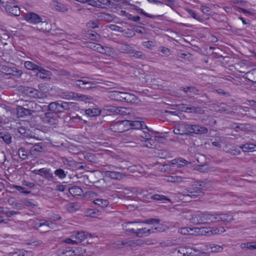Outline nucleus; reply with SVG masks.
Segmentation results:
<instances>
[{
  "mask_svg": "<svg viewBox=\"0 0 256 256\" xmlns=\"http://www.w3.org/2000/svg\"><path fill=\"white\" fill-rule=\"evenodd\" d=\"M208 130L206 128L198 125H192L186 123H180L177 124L174 130L176 134L188 135L194 136V134H203L208 132Z\"/></svg>",
  "mask_w": 256,
  "mask_h": 256,
  "instance_id": "obj_1",
  "label": "nucleus"
},
{
  "mask_svg": "<svg viewBox=\"0 0 256 256\" xmlns=\"http://www.w3.org/2000/svg\"><path fill=\"white\" fill-rule=\"evenodd\" d=\"M110 96L118 101H124L127 102H135L136 100V96L128 92L114 91L112 92Z\"/></svg>",
  "mask_w": 256,
  "mask_h": 256,
  "instance_id": "obj_2",
  "label": "nucleus"
},
{
  "mask_svg": "<svg viewBox=\"0 0 256 256\" xmlns=\"http://www.w3.org/2000/svg\"><path fill=\"white\" fill-rule=\"evenodd\" d=\"M87 46L96 51L100 54H105L107 56H112L114 54V50L112 48L102 46V45L94 42H90L88 43Z\"/></svg>",
  "mask_w": 256,
  "mask_h": 256,
  "instance_id": "obj_3",
  "label": "nucleus"
},
{
  "mask_svg": "<svg viewBox=\"0 0 256 256\" xmlns=\"http://www.w3.org/2000/svg\"><path fill=\"white\" fill-rule=\"evenodd\" d=\"M2 4L7 12L14 16H20V9L16 4L14 0L4 1Z\"/></svg>",
  "mask_w": 256,
  "mask_h": 256,
  "instance_id": "obj_4",
  "label": "nucleus"
},
{
  "mask_svg": "<svg viewBox=\"0 0 256 256\" xmlns=\"http://www.w3.org/2000/svg\"><path fill=\"white\" fill-rule=\"evenodd\" d=\"M58 113H44L42 114L40 118L44 124H54L58 122Z\"/></svg>",
  "mask_w": 256,
  "mask_h": 256,
  "instance_id": "obj_5",
  "label": "nucleus"
},
{
  "mask_svg": "<svg viewBox=\"0 0 256 256\" xmlns=\"http://www.w3.org/2000/svg\"><path fill=\"white\" fill-rule=\"evenodd\" d=\"M20 90L24 94L34 98H38L41 96V93L38 90L30 87L22 86Z\"/></svg>",
  "mask_w": 256,
  "mask_h": 256,
  "instance_id": "obj_6",
  "label": "nucleus"
},
{
  "mask_svg": "<svg viewBox=\"0 0 256 256\" xmlns=\"http://www.w3.org/2000/svg\"><path fill=\"white\" fill-rule=\"evenodd\" d=\"M44 152V147L42 143H38L34 144L29 150V153L34 158H36Z\"/></svg>",
  "mask_w": 256,
  "mask_h": 256,
  "instance_id": "obj_7",
  "label": "nucleus"
},
{
  "mask_svg": "<svg viewBox=\"0 0 256 256\" xmlns=\"http://www.w3.org/2000/svg\"><path fill=\"white\" fill-rule=\"evenodd\" d=\"M24 20L30 23L36 24L40 22L42 18L36 14L28 12L25 16Z\"/></svg>",
  "mask_w": 256,
  "mask_h": 256,
  "instance_id": "obj_8",
  "label": "nucleus"
},
{
  "mask_svg": "<svg viewBox=\"0 0 256 256\" xmlns=\"http://www.w3.org/2000/svg\"><path fill=\"white\" fill-rule=\"evenodd\" d=\"M102 174L106 177L114 180H120L124 177L123 174L112 170H105L102 172Z\"/></svg>",
  "mask_w": 256,
  "mask_h": 256,
  "instance_id": "obj_9",
  "label": "nucleus"
},
{
  "mask_svg": "<svg viewBox=\"0 0 256 256\" xmlns=\"http://www.w3.org/2000/svg\"><path fill=\"white\" fill-rule=\"evenodd\" d=\"M95 110L98 112H102V110L106 111L108 112H124V110H126L125 108L116 107L112 106H105L102 110L100 108H94Z\"/></svg>",
  "mask_w": 256,
  "mask_h": 256,
  "instance_id": "obj_10",
  "label": "nucleus"
},
{
  "mask_svg": "<svg viewBox=\"0 0 256 256\" xmlns=\"http://www.w3.org/2000/svg\"><path fill=\"white\" fill-rule=\"evenodd\" d=\"M36 70L38 72L36 76L37 77L44 80H48L50 78L51 72L50 71L46 70L41 67L38 66V68Z\"/></svg>",
  "mask_w": 256,
  "mask_h": 256,
  "instance_id": "obj_11",
  "label": "nucleus"
},
{
  "mask_svg": "<svg viewBox=\"0 0 256 256\" xmlns=\"http://www.w3.org/2000/svg\"><path fill=\"white\" fill-rule=\"evenodd\" d=\"M204 220V213H200L193 215L190 221L194 224H205Z\"/></svg>",
  "mask_w": 256,
  "mask_h": 256,
  "instance_id": "obj_12",
  "label": "nucleus"
},
{
  "mask_svg": "<svg viewBox=\"0 0 256 256\" xmlns=\"http://www.w3.org/2000/svg\"><path fill=\"white\" fill-rule=\"evenodd\" d=\"M130 128L132 129H148L144 122L140 120H131Z\"/></svg>",
  "mask_w": 256,
  "mask_h": 256,
  "instance_id": "obj_13",
  "label": "nucleus"
},
{
  "mask_svg": "<svg viewBox=\"0 0 256 256\" xmlns=\"http://www.w3.org/2000/svg\"><path fill=\"white\" fill-rule=\"evenodd\" d=\"M38 171L42 173V174H41V176L47 179L48 180L53 181L54 180V176L52 173L51 172L50 169L42 168L38 170Z\"/></svg>",
  "mask_w": 256,
  "mask_h": 256,
  "instance_id": "obj_14",
  "label": "nucleus"
},
{
  "mask_svg": "<svg viewBox=\"0 0 256 256\" xmlns=\"http://www.w3.org/2000/svg\"><path fill=\"white\" fill-rule=\"evenodd\" d=\"M240 148L244 152H256V144L252 143H246L240 146Z\"/></svg>",
  "mask_w": 256,
  "mask_h": 256,
  "instance_id": "obj_15",
  "label": "nucleus"
},
{
  "mask_svg": "<svg viewBox=\"0 0 256 256\" xmlns=\"http://www.w3.org/2000/svg\"><path fill=\"white\" fill-rule=\"evenodd\" d=\"M76 85L80 88L88 89L94 86V84L92 82H86L82 80H78Z\"/></svg>",
  "mask_w": 256,
  "mask_h": 256,
  "instance_id": "obj_16",
  "label": "nucleus"
},
{
  "mask_svg": "<svg viewBox=\"0 0 256 256\" xmlns=\"http://www.w3.org/2000/svg\"><path fill=\"white\" fill-rule=\"evenodd\" d=\"M18 132L20 134L21 136L24 138H34V132L30 131V130L26 129L24 128H19L18 130Z\"/></svg>",
  "mask_w": 256,
  "mask_h": 256,
  "instance_id": "obj_17",
  "label": "nucleus"
},
{
  "mask_svg": "<svg viewBox=\"0 0 256 256\" xmlns=\"http://www.w3.org/2000/svg\"><path fill=\"white\" fill-rule=\"evenodd\" d=\"M204 223L215 222H217L218 214L204 213Z\"/></svg>",
  "mask_w": 256,
  "mask_h": 256,
  "instance_id": "obj_18",
  "label": "nucleus"
},
{
  "mask_svg": "<svg viewBox=\"0 0 256 256\" xmlns=\"http://www.w3.org/2000/svg\"><path fill=\"white\" fill-rule=\"evenodd\" d=\"M126 230L131 233L136 234L138 237L142 238L144 236H147L146 228H139L136 231L133 228H130L128 230Z\"/></svg>",
  "mask_w": 256,
  "mask_h": 256,
  "instance_id": "obj_19",
  "label": "nucleus"
},
{
  "mask_svg": "<svg viewBox=\"0 0 256 256\" xmlns=\"http://www.w3.org/2000/svg\"><path fill=\"white\" fill-rule=\"evenodd\" d=\"M39 30L44 32H48L52 30L51 24L47 21L40 22Z\"/></svg>",
  "mask_w": 256,
  "mask_h": 256,
  "instance_id": "obj_20",
  "label": "nucleus"
},
{
  "mask_svg": "<svg viewBox=\"0 0 256 256\" xmlns=\"http://www.w3.org/2000/svg\"><path fill=\"white\" fill-rule=\"evenodd\" d=\"M60 104L57 102H52L48 106V110L52 112H62V110H60Z\"/></svg>",
  "mask_w": 256,
  "mask_h": 256,
  "instance_id": "obj_21",
  "label": "nucleus"
},
{
  "mask_svg": "<svg viewBox=\"0 0 256 256\" xmlns=\"http://www.w3.org/2000/svg\"><path fill=\"white\" fill-rule=\"evenodd\" d=\"M0 70L6 74H12L14 72H16L14 68H12L5 65L0 66Z\"/></svg>",
  "mask_w": 256,
  "mask_h": 256,
  "instance_id": "obj_22",
  "label": "nucleus"
},
{
  "mask_svg": "<svg viewBox=\"0 0 256 256\" xmlns=\"http://www.w3.org/2000/svg\"><path fill=\"white\" fill-rule=\"evenodd\" d=\"M148 198H150L152 200H166L168 202H170V200L169 198L166 197L163 195H160L158 194H156L152 196H150L148 194V196L146 197Z\"/></svg>",
  "mask_w": 256,
  "mask_h": 256,
  "instance_id": "obj_23",
  "label": "nucleus"
},
{
  "mask_svg": "<svg viewBox=\"0 0 256 256\" xmlns=\"http://www.w3.org/2000/svg\"><path fill=\"white\" fill-rule=\"evenodd\" d=\"M68 174V172L65 171L63 168H58L56 169L54 172V174L60 179H64Z\"/></svg>",
  "mask_w": 256,
  "mask_h": 256,
  "instance_id": "obj_24",
  "label": "nucleus"
},
{
  "mask_svg": "<svg viewBox=\"0 0 256 256\" xmlns=\"http://www.w3.org/2000/svg\"><path fill=\"white\" fill-rule=\"evenodd\" d=\"M130 54L132 56L135 57L136 58H138L140 59H144L146 58V56L142 52L137 51L132 48L130 52H129Z\"/></svg>",
  "mask_w": 256,
  "mask_h": 256,
  "instance_id": "obj_25",
  "label": "nucleus"
},
{
  "mask_svg": "<svg viewBox=\"0 0 256 256\" xmlns=\"http://www.w3.org/2000/svg\"><path fill=\"white\" fill-rule=\"evenodd\" d=\"M132 47L130 45L126 44H122L118 46V50L123 53L129 54Z\"/></svg>",
  "mask_w": 256,
  "mask_h": 256,
  "instance_id": "obj_26",
  "label": "nucleus"
},
{
  "mask_svg": "<svg viewBox=\"0 0 256 256\" xmlns=\"http://www.w3.org/2000/svg\"><path fill=\"white\" fill-rule=\"evenodd\" d=\"M233 220L232 216L227 214H218L217 222L223 221L230 222Z\"/></svg>",
  "mask_w": 256,
  "mask_h": 256,
  "instance_id": "obj_27",
  "label": "nucleus"
},
{
  "mask_svg": "<svg viewBox=\"0 0 256 256\" xmlns=\"http://www.w3.org/2000/svg\"><path fill=\"white\" fill-rule=\"evenodd\" d=\"M196 232L200 234L203 236H210L214 234L212 230H211L210 228H198V231H196Z\"/></svg>",
  "mask_w": 256,
  "mask_h": 256,
  "instance_id": "obj_28",
  "label": "nucleus"
},
{
  "mask_svg": "<svg viewBox=\"0 0 256 256\" xmlns=\"http://www.w3.org/2000/svg\"><path fill=\"white\" fill-rule=\"evenodd\" d=\"M54 6L55 10L58 11L66 12L68 10V8L66 6L62 3L58 2L57 1L54 2Z\"/></svg>",
  "mask_w": 256,
  "mask_h": 256,
  "instance_id": "obj_29",
  "label": "nucleus"
},
{
  "mask_svg": "<svg viewBox=\"0 0 256 256\" xmlns=\"http://www.w3.org/2000/svg\"><path fill=\"white\" fill-rule=\"evenodd\" d=\"M94 204L98 205L102 208L106 207L109 204V202L108 200L101 198H97L94 201Z\"/></svg>",
  "mask_w": 256,
  "mask_h": 256,
  "instance_id": "obj_30",
  "label": "nucleus"
},
{
  "mask_svg": "<svg viewBox=\"0 0 256 256\" xmlns=\"http://www.w3.org/2000/svg\"><path fill=\"white\" fill-rule=\"evenodd\" d=\"M0 138L6 144H9L11 142V135L6 132H0Z\"/></svg>",
  "mask_w": 256,
  "mask_h": 256,
  "instance_id": "obj_31",
  "label": "nucleus"
},
{
  "mask_svg": "<svg viewBox=\"0 0 256 256\" xmlns=\"http://www.w3.org/2000/svg\"><path fill=\"white\" fill-rule=\"evenodd\" d=\"M62 162L64 165L68 166V168L69 169H71L73 166H76L78 164L76 161L67 158H64L62 159Z\"/></svg>",
  "mask_w": 256,
  "mask_h": 256,
  "instance_id": "obj_32",
  "label": "nucleus"
},
{
  "mask_svg": "<svg viewBox=\"0 0 256 256\" xmlns=\"http://www.w3.org/2000/svg\"><path fill=\"white\" fill-rule=\"evenodd\" d=\"M60 96L62 98L67 100H74L75 93L69 92H62Z\"/></svg>",
  "mask_w": 256,
  "mask_h": 256,
  "instance_id": "obj_33",
  "label": "nucleus"
},
{
  "mask_svg": "<svg viewBox=\"0 0 256 256\" xmlns=\"http://www.w3.org/2000/svg\"><path fill=\"white\" fill-rule=\"evenodd\" d=\"M242 248H246L248 250L256 249V242H248L241 244Z\"/></svg>",
  "mask_w": 256,
  "mask_h": 256,
  "instance_id": "obj_34",
  "label": "nucleus"
},
{
  "mask_svg": "<svg viewBox=\"0 0 256 256\" xmlns=\"http://www.w3.org/2000/svg\"><path fill=\"white\" fill-rule=\"evenodd\" d=\"M162 231V224H158V226H155L154 228L152 227L150 228L146 229L147 236H149L151 233L160 232Z\"/></svg>",
  "mask_w": 256,
  "mask_h": 256,
  "instance_id": "obj_35",
  "label": "nucleus"
},
{
  "mask_svg": "<svg viewBox=\"0 0 256 256\" xmlns=\"http://www.w3.org/2000/svg\"><path fill=\"white\" fill-rule=\"evenodd\" d=\"M24 67L29 70H36L38 68V66L33 63L32 62L27 61L24 64Z\"/></svg>",
  "mask_w": 256,
  "mask_h": 256,
  "instance_id": "obj_36",
  "label": "nucleus"
},
{
  "mask_svg": "<svg viewBox=\"0 0 256 256\" xmlns=\"http://www.w3.org/2000/svg\"><path fill=\"white\" fill-rule=\"evenodd\" d=\"M178 109L179 110H180L181 112H186L187 110H192L194 111V112H198V108H194V107H188L186 106L184 104L182 105H179L178 106Z\"/></svg>",
  "mask_w": 256,
  "mask_h": 256,
  "instance_id": "obj_37",
  "label": "nucleus"
},
{
  "mask_svg": "<svg viewBox=\"0 0 256 256\" xmlns=\"http://www.w3.org/2000/svg\"><path fill=\"white\" fill-rule=\"evenodd\" d=\"M69 192L72 196L80 195V194L82 192V190L79 186H74L69 189Z\"/></svg>",
  "mask_w": 256,
  "mask_h": 256,
  "instance_id": "obj_38",
  "label": "nucleus"
},
{
  "mask_svg": "<svg viewBox=\"0 0 256 256\" xmlns=\"http://www.w3.org/2000/svg\"><path fill=\"white\" fill-rule=\"evenodd\" d=\"M66 209L68 212H73L78 210V206L76 203L70 202L66 205Z\"/></svg>",
  "mask_w": 256,
  "mask_h": 256,
  "instance_id": "obj_39",
  "label": "nucleus"
},
{
  "mask_svg": "<svg viewBox=\"0 0 256 256\" xmlns=\"http://www.w3.org/2000/svg\"><path fill=\"white\" fill-rule=\"evenodd\" d=\"M160 220L158 218H152L145 220L144 222L148 224H156V226H157L158 224H160Z\"/></svg>",
  "mask_w": 256,
  "mask_h": 256,
  "instance_id": "obj_40",
  "label": "nucleus"
},
{
  "mask_svg": "<svg viewBox=\"0 0 256 256\" xmlns=\"http://www.w3.org/2000/svg\"><path fill=\"white\" fill-rule=\"evenodd\" d=\"M76 238L80 242L86 238V235L84 232H78L76 234Z\"/></svg>",
  "mask_w": 256,
  "mask_h": 256,
  "instance_id": "obj_41",
  "label": "nucleus"
},
{
  "mask_svg": "<svg viewBox=\"0 0 256 256\" xmlns=\"http://www.w3.org/2000/svg\"><path fill=\"white\" fill-rule=\"evenodd\" d=\"M134 244V242L131 240L128 241H118L117 246L119 247L125 246H131Z\"/></svg>",
  "mask_w": 256,
  "mask_h": 256,
  "instance_id": "obj_42",
  "label": "nucleus"
},
{
  "mask_svg": "<svg viewBox=\"0 0 256 256\" xmlns=\"http://www.w3.org/2000/svg\"><path fill=\"white\" fill-rule=\"evenodd\" d=\"M11 188H15L20 192L24 194H29L30 193V191L26 190L24 188L20 186L13 184Z\"/></svg>",
  "mask_w": 256,
  "mask_h": 256,
  "instance_id": "obj_43",
  "label": "nucleus"
},
{
  "mask_svg": "<svg viewBox=\"0 0 256 256\" xmlns=\"http://www.w3.org/2000/svg\"><path fill=\"white\" fill-rule=\"evenodd\" d=\"M187 12L190 16L192 17L195 20H197L201 21L202 19L200 18V16L194 11L190 9H188Z\"/></svg>",
  "mask_w": 256,
  "mask_h": 256,
  "instance_id": "obj_44",
  "label": "nucleus"
},
{
  "mask_svg": "<svg viewBox=\"0 0 256 256\" xmlns=\"http://www.w3.org/2000/svg\"><path fill=\"white\" fill-rule=\"evenodd\" d=\"M212 252H220L223 250V248L220 246L212 244L210 245Z\"/></svg>",
  "mask_w": 256,
  "mask_h": 256,
  "instance_id": "obj_45",
  "label": "nucleus"
},
{
  "mask_svg": "<svg viewBox=\"0 0 256 256\" xmlns=\"http://www.w3.org/2000/svg\"><path fill=\"white\" fill-rule=\"evenodd\" d=\"M124 36L126 37L131 38L134 36L136 34L135 32L130 29L124 30Z\"/></svg>",
  "mask_w": 256,
  "mask_h": 256,
  "instance_id": "obj_46",
  "label": "nucleus"
},
{
  "mask_svg": "<svg viewBox=\"0 0 256 256\" xmlns=\"http://www.w3.org/2000/svg\"><path fill=\"white\" fill-rule=\"evenodd\" d=\"M2 212L7 217H11L14 215L18 214H20V212H18V211H14V210H11V211L6 210V211H4V210H2Z\"/></svg>",
  "mask_w": 256,
  "mask_h": 256,
  "instance_id": "obj_47",
  "label": "nucleus"
},
{
  "mask_svg": "<svg viewBox=\"0 0 256 256\" xmlns=\"http://www.w3.org/2000/svg\"><path fill=\"white\" fill-rule=\"evenodd\" d=\"M90 99V98L86 95L82 94H75L74 100H86Z\"/></svg>",
  "mask_w": 256,
  "mask_h": 256,
  "instance_id": "obj_48",
  "label": "nucleus"
},
{
  "mask_svg": "<svg viewBox=\"0 0 256 256\" xmlns=\"http://www.w3.org/2000/svg\"><path fill=\"white\" fill-rule=\"evenodd\" d=\"M130 122L131 120H118V123H120V124H122L124 126L126 130L129 129V127L130 128Z\"/></svg>",
  "mask_w": 256,
  "mask_h": 256,
  "instance_id": "obj_49",
  "label": "nucleus"
},
{
  "mask_svg": "<svg viewBox=\"0 0 256 256\" xmlns=\"http://www.w3.org/2000/svg\"><path fill=\"white\" fill-rule=\"evenodd\" d=\"M226 152L232 156H238L240 154V152L237 148H232L228 150Z\"/></svg>",
  "mask_w": 256,
  "mask_h": 256,
  "instance_id": "obj_50",
  "label": "nucleus"
},
{
  "mask_svg": "<svg viewBox=\"0 0 256 256\" xmlns=\"http://www.w3.org/2000/svg\"><path fill=\"white\" fill-rule=\"evenodd\" d=\"M134 30L140 34H144L145 33V30L144 27L140 26H134Z\"/></svg>",
  "mask_w": 256,
  "mask_h": 256,
  "instance_id": "obj_51",
  "label": "nucleus"
},
{
  "mask_svg": "<svg viewBox=\"0 0 256 256\" xmlns=\"http://www.w3.org/2000/svg\"><path fill=\"white\" fill-rule=\"evenodd\" d=\"M141 136L144 139L146 142L150 143V140H152L150 135L148 132H144V134Z\"/></svg>",
  "mask_w": 256,
  "mask_h": 256,
  "instance_id": "obj_52",
  "label": "nucleus"
},
{
  "mask_svg": "<svg viewBox=\"0 0 256 256\" xmlns=\"http://www.w3.org/2000/svg\"><path fill=\"white\" fill-rule=\"evenodd\" d=\"M110 28L112 30L119 32H124V30H122V28L118 26H117L114 25V24L110 25Z\"/></svg>",
  "mask_w": 256,
  "mask_h": 256,
  "instance_id": "obj_53",
  "label": "nucleus"
},
{
  "mask_svg": "<svg viewBox=\"0 0 256 256\" xmlns=\"http://www.w3.org/2000/svg\"><path fill=\"white\" fill-rule=\"evenodd\" d=\"M68 250H66L65 252L64 251L62 252V254L64 255V256H72V254H74V255L76 254L75 250H70V248H68Z\"/></svg>",
  "mask_w": 256,
  "mask_h": 256,
  "instance_id": "obj_54",
  "label": "nucleus"
},
{
  "mask_svg": "<svg viewBox=\"0 0 256 256\" xmlns=\"http://www.w3.org/2000/svg\"><path fill=\"white\" fill-rule=\"evenodd\" d=\"M22 185L26 186L29 188H33L36 186V184L32 182H28L26 180H23L22 182Z\"/></svg>",
  "mask_w": 256,
  "mask_h": 256,
  "instance_id": "obj_55",
  "label": "nucleus"
},
{
  "mask_svg": "<svg viewBox=\"0 0 256 256\" xmlns=\"http://www.w3.org/2000/svg\"><path fill=\"white\" fill-rule=\"evenodd\" d=\"M136 12H138V13H140V14H144V16H146V17H148V18H154L156 17L155 16H154V15H152V14H150L148 13H146V12H144L142 9L141 8H138V9H137V10Z\"/></svg>",
  "mask_w": 256,
  "mask_h": 256,
  "instance_id": "obj_56",
  "label": "nucleus"
},
{
  "mask_svg": "<svg viewBox=\"0 0 256 256\" xmlns=\"http://www.w3.org/2000/svg\"><path fill=\"white\" fill-rule=\"evenodd\" d=\"M200 10L204 14H208V13L210 12V8L205 6H201L200 7Z\"/></svg>",
  "mask_w": 256,
  "mask_h": 256,
  "instance_id": "obj_57",
  "label": "nucleus"
},
{
  "mask_svg": "<svg viewBox=\"0 0 256 256\" xmlns=\"http://www.w3.org/2000/svg\"><path fill=\"white\" fill-rule=\"evenodd\" d=\"M24 204L26 206H30L31 208H34L36 206V204H34L30 200L26 199L24 200Z\"/></svg>",
  "mask_w": 256,
  "mask_h": 256,
  "instance_id": "obj_58",
  "label": "nucleus"
},
{
  "mask_svg": "<svg viewBox=\"0 0 256 256\" xmlns=\"http://www.w3.org/2000/svg\"><path fill=\"white\" fill-rule=\"evenodd\" d=\"M159 50L166 55H169L170 54V50L164 46L160 47Z\"/></svg>",
  "mask_w": 256,
  "mask_h": 256,
  "instance_id": "obj_59",
  "label": "nucleus"
},
{
  "mask_svg": "<svg viewBox=\"0 0 256 256\" xmlns=\"http://www.w3.org/2000/svg\"><path fill=\"white\" fill-rule=\"evenodd\" d=\"M90 38L93 40H95L96 42L100 41V36L97 34H90Z\"/></svg>",
  "mask_w": 256,
  "mask_h": 256,
  "instance_id": "obj_60",
  "label": "nucleus"
},
{
  "mask_svg": "<svg viewBox=\"0 0 256 256\" xmlns=\"http://www.w3.org/2000/svg\"><path fill=\"white\" fill-rule=\"evenodd\" d=\"M86 24L90 28H94L98 27L97 22L96 21H90Z\"/></svg>",
  "mask_w": 256,
  "mask_h": 256,
  "instance_id": "obj_61",
  "label": "nucleus"
},
{
  "mask_svg": "<svg viewBox=\"0 0 256 256\" xmlns=\"http://www.w3.org/2000/svg\"><path fill=\"white\" fill-rule=\"evenodd\" d=\"M18 156H20L21 154H30L29 150L26 148H20L18 150Z\"/></svg>",
  "mask_w": 256,
  "mask_h": 256,
  "instance_id": "obj_62",
  "label": "nucleus"
},
{
  "mask_svg": "<svg viewBox=\"0 0 256 256\" xmlns=\"http://www.w3.org/2000/svg\"><path fill=\"white\" fill-rule=\"evenodd\" d=\"M6 160V156L4 152H0V162L4 163Z\"/></svg>",
  "mask_w": 256,
  "mask_h": 256,
  "instance_id": "obj_63",
  "label": "nucleus"
},
{
  "mask_svg": "<svg viewBox=\"0 0 256 256\" xmlns=\"http://www.w3.org/2000/svg\"><path fill=\"white\" fill-rule=\"evenodd\" d=\"M20 256H34V254L31 251L26 250L20 252Z\"/></svg>",
  "mask_w": 256,
  "mask_h": 256,
  "instance_id": "obj_64",
  "label": "nucleus"
}]
</instances>
